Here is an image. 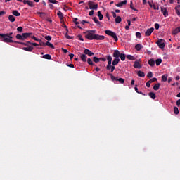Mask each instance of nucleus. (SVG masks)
<instances>
[{
    "label": "nucleus",
    "mask_w": 180,
    "mask_h": 180,
    "mask_svg": "<svg viewBox=\"0 0 180 180\" xmlns=\"http://www.w3.org/2000/svg\"><path fill=\"white\" fill-rule=\"evenodd\" d=\"M12 34H13V32L3 34L1 35V41H4V43H15V41L13 40V37H12Z\"/></svg>",
    "instance_id": "nucleus-1"
},
{
    "label": "nucleus",
    "mask_w": 180,
    "mask_h": 180,
    "mask_svg": "<svg viewBox=\"0 0 180 180\" xmlns=\"http://www.w3.org/2000/svg\"><path fill=\"white\" fill-rule=\"evenodd\" d=\"M96 30H88L87 32H86V35L85 37L86 39H87L88 40H94L95 39V33H96Z\"/></svg>",
    "instance_id": "nucleus-2"
},
{
    "label": "nucleus",
    "mask_w": 180,
    "mask_h": 180,
    "mask_svg": "<svg viewBox=\"0 0 180 180\" xmlns=\"http://www.w3.org/2000/svg\"><path fill=\"white\" fill-rule=\"evenodd\" d=\"M105 34H108V36H110L114 39L115 41H117L119 39L117 38V35H116L115 32H113L112 31H110L109 30H107L105 31Z\"/></svg>",
    "instance_id": "nucleus-3"
},
{
    "label": "nucleus",
    "mask_w": 180,
    "mask_h": 180,
    "mask_svg": "<svg viewBox=\"0 0 180 180\" xmlns=\"http://www.w3.org/2000/svg\"><path fill=\"white\" fill-rule=\"evenodd\" d=\"M88 6L89 9H91L93 11H98V4H95L94 1H89Z\"/></svg>",
    "instance_id": "nucleus-4"
},
{
    "label": "nucleus",
    "mask_w": 180,
    "mask_h": 180,
    "mask_svg": "<svg viewBox=\"0 0 180 180\" xmlns=\"http://www.w3.org/2000/svg\"><path fill=\"white\" fill-rule=\"evenodd\" d=\"M156 44L158 46L159 49H162V50H163V49L165 48V40L163 39H158Z\"/></svg>",
    "instance_id": "nucleus-5"
},
{
    "label": "nucleus",
    "mask_w": 180,
    "mask_h": 180,
    "mask_svg": "<svg viewBox=\"0 0 180 180\" xmlns=\"http://www.w3.org/2000/svg\"><path fill=\"white\" fill-rule=\"evenodd\" d=\"M84 54H86V56H89V57H92V56H95V53H94V52L91 51V50L88 49H85L84 50Z\"/></svg>",
    "instance_id": "nucleus-6"
},
{
    "label": "nucleus",
    "mask_w": 180,
    "mask_h": 180,
    "mask_svg": "<svg viewBox=\"0 0 180 180\" xmlns=\"http://www.w3.org/2000/svg\"><path fill=\"white\" fill-rule=\"evenodd\" d=\"M120 51L116 49L114 50V52L112 53V57H114V58H119L120 57Z\"/></svg>",
    "instance_id": "nucleus-7"
},
{
    "label": "nucleus",
    "mask_w": 180,
    "mask_h": 180,
    "mask_svg": "<svg viewBox=\"0 0 180 180\" xmlns=\"http://www.w3.org/2000/svg\"><path fill=\"white\" fill-rule=\"evenodd\" d=\"M115 65H113L112 64L107 65L106 70H108V71H110V72H113L115 71V70L116 69V67H115Z\"/></svg>",
    "instance_id": "nucleus-8"
},
{
    "label": "nucleus",
    "mask_w": 180,
    "mask_h": 180,
    "mask_svg": "<svg viewBox=\"0 0 180 180\" xmlns=\"http://www.w3.org/2000/svg\"><path fill=\"white\" fill-rule=\"evenodd\" d=\"M140 63H141V60L140 59L139 60L135 61L134 64V67L135 68H139V70H140V68H141V64Z\"/></svg>",
    "instance_id": "nucleus-9"
},
{
    "label": "nucleus",
    "mask_w": 180,
    "mask_h": 180,
    "mask_svg": "<svg viewBox=\"0 0 180 180\" xmlns=\"http://www.w3.org/2000/svg\"><path fill=\"white\" fill-rule=\"evenodd\" d=\"M160 9L162 13H163V16H165V18H167V16H168V11L167 10V8L161 7Z\"/></svg>",
    "instance_id": "nucleus-10"
},
{
    "label": "nucleus",
    "mask_w": 180,
    "mask_h": 180,
    "mask_svg": "<svg viewBox=\"0 0 180 180\" xmlns=\"http://www.w3.org/2000/svg\"><path fill=\"white\" fill-rule=\"evenodd\" d=\"M94 40H105V36L95 34Z\"/></svg>",
    "instance_id": "nucleus-11"
},
{
    "label": "nucleus",
    "mask_w": 180,
    "mask_h": 180,
    "mask_svg": "<svg viewBox=\"0 0 180 180\" xmlns=\"http://www.w3.org/2000/svg\"><path fill=\"white\" fill-rule=\"evenodd\" d=\"M153 32H154V27H150L146 30V32H145V35L151 36V33H153Z\"/></svg>",
    "instance_id": "nucleus-12"
},
{
    "label": "nucleus",
    "mask_w": 180,
    "mask_h": 180,
    "mask_svg": "<svg viewBox=\"0 0 180 180\" xmlns=\"http://www.w3.org/2000/svg\"><path fill=\"white\" fill-rule=\"evenodd\" d=\"M32 34H33L32 32L22 33V40H25V39H28V37H30Z\"/></svg>",
    "instance_id": "nucleus-13"
},
{
    "label": "nucleus",
    "mask_w": 180,
    "mask_h": 180,
    "mask_svg": "<svg viewBox=\"0 0 180 180\" xmlns=\"http://www.w3.org/2000/svg\"><path fill=\"white\" fill-rule=\"evenodd\" d=\"M123 5H127V0H124L123 1L118 3L117 4H116V6H117V8H122Z\"/></svg>",
    "instance_id": "nucleus-14"
},
{
    "label": "nucleus",
    "mask_w": 180,
    "mask_h": 180,
    "mask_svg": "<svg viewBox=\"0 0 180 180\" xmlns=\"http://www.w3.org/2000/svg\"><path fill=\"white\" fill-rule=\"evenodd\" d=\"M120 63V59L119 58H115L113 59L112 65H117Z\"/></svg>",
    "instance_id": "nucleus-15"
},
{
    "label": "nucleus",
    "mask_w": 180,
    "mask_h": 180,
    "mask_svg": "<svg viewBox=\"0 0 180 180\" xmlns=\"http://www.w3.org/2000/svg\"><path fill=\"white\" fill-rule=\"evenodd\" d=\"M148 64H149L150 67H154V65H155V60L153 58H150L148 60Z\"/></svg>",
    "instance_id": "nucleus-16"
},
{
    "label": "nucleus",
    "mask_w": 180,
    "mask_h": 180,
    "mask_svg": "<svg viewBox=\"0 0 180 180\" xmlns=\"http://www.w3.org/2000/svg\"><path fill=\"white\" fill-rule=\"evenodd\" d=\"M106 58L108 61V65H110V64H112V60H113L112 56L110 55H108L106 56Z\"/></svg>",
    "instance_id": "nucleus-17"
},
{
    "label": "nucleus",
    "mask_w": 180,
    "mask_h": 180,
    "mask_svg": "<svg viewBox=\"0 0 180 180\" xmlns=\"http://www.w3.org/2000/svg\"><path fill=\"white\" fill-rule=\"evenodd\" d=\"M80 58L83 63H86V54L83 53L80 55Z\"/></svg>",
    "instance_id": "nucleus-18"
},
{
    "label": "nucleus",
    "mask_w": 180,
    "mask_h": 180,
    "mask_svg": "<svg viewBox=\"0 0 180 180\" xmlns=\"http://www.w3.org/2000/svg\"><path fill=\"white\" fill-rule=\"evenodd\" d=\"M108 75H110V77L112 81H119V77H115L112 74L109 73Z\"/></svg>",
    "instance_id": "nucleus-19"
},
{
    "label": "nucleus",
    "mask_w": 180,
    "mask_h": 180,
    "mask_svg": "<svg viewBox=\"0 0 180 180\" xmlns=\"http://www.w3.org/2000/svg\"><path fill=\"white\" fill-rule=\"evenodd\" d=\"M179 32H180V26L176 27L175 30L172 31V34L176 35Z\"/></svg>",
    "instance_id": "nucleus-20"
},
{
    "label": "nucleus",
    "mask_w": 180,
    "mask_h": 180,
    "mask_svg": "<svg viewBox=\"0 0 180 180\" xmlns=\"http://www.w3.org/2000/svg\"><path fill=\"white\" fill-rule=\"evenodd\" d=\"M33 46H28V47H23L22 50H25V51H33Z\"/></svg>",
    "instance_id": "nucleus-21"
},
{
    "label": "nucleus",
    "mask_w": 180,
    "mask_h": 180,
    "mask_svg": "<svg viewBox=\"0 0 180 180\" xmlns=\"http://www.w3.org/2000/svg\"><path fill=\"white\" fill-rule=\"evenodd\" d=\"M135 49L136 50H137V51H140V50L143 49V45H141V44H138L135 46Z\"/></svg>",
    "instance_id": "nucleus-22"
},
{
    "label": "nucleus",
    "mask_w": 180,
    "mask_h": 180,
    "mask_svg": "<svg viewBox=\"0 0 180 180\" xmlns=\"http://www.w3.org/2000/svg\"><path fill=\"white\" fill-rule=\"evenodd\" d=\"M137 75L138 77H146V74L141 70H139L137 72Z\"/></svg>",
    "instance_id": "nucleus-23"
},
{
    "label": "nucleus",
    "mask_w": 180,
    "mask_h": 180,
    "mask_svg": "<svg viewBox=\"0 0 180 180\" xmlns=\"http://www.w3.org/2000/svg\"><path fill=\"white\" fill-rule=\"evenodd\" d=\"M12 13L14 16H20V13H19V11H18V10H13L12 11Z\"/></svg>",
    "instance_id": "nucleus-24"
},
{
    "label": "nucleus",
    "mask_w": 180,
    "mask_h": 180,
    "mask_svg": "<svg viewBox=\"0 0 180 180\" xmlns=\"http://www.w3.org/2000/svg\"><path fill=\"white\" fill-rule=\"evenodd\" d=\"M37 15H39L40 18H41L42 19H44L46 18V13L37 12Z\"/></svg>",
    "instance_id": "nucleus-25"
},
{
    "label": "nucleus",
    "mask_w": 180,
    "mask_h": 180,
    "mask_svg": "<svg viewBox=\"0 0 180 180\" xmlns=\"http://www.w3.org/2000/svg\"><path fill=\"white\" fill-rule=\"evenodd\" d=\"M97 16L99 18V20H102L103 19V15H102V13L101 11L97 12Z\"/></svg>",
    "instance_id": "nucleus-26"
},
{
    "label": "nucleus",
    "mask_w": 180,
    "mask_h": 180,
    "mask_svg": "<svg viewBox=\"0 0 180 180\" xmlns=\"http://www.w3.org/2000/svg\"><path fill=\"white\" fill-rule=\"evenodd\" d=\"M120 58L121 61H124V60H126V54L121 53L120 55Z\"/></svg>",
    "instance_id": "nucleus-27"
},
{
    "label": "nucleus",
    "mask_w": 180,
    "mask_h": 180,
    "mask_svg": "<svg viewBox=\"0 0 180 180\" xmlns=\"http://www.w3.org/2000/svg\"><path fill=\"white\" fill-rule=\"evenodd\" d=\"M127 58L128 60H131V61H134V60H136V58L134 56H131V55H127Z\"/></svg>",
    "instance_id": "nucleus-28"
},
{
    "label": "nucleus",
    "mask_w": 180,
    "mask_h": 180,
    "mask_svg": "<svg viewBox=\"0 0 180 180\" xmlns=\"http://www.w3.org/2000/svg\"><path fill=\"white\" fill-rule=\"evenodd\" d=\"M45 60H51V56L50 54H46L42 56Z\"/></svg>",
    "instance_id": "nucleus-29"
},
{
    "label": "nucleus",
    "mask_w": 180,
    "mask_h": 180,
    "mask_svg": "<svg viewBox=\"0 0 180 180\" xmlns=\"http://www.w3.org/2000/svg\"><path fill=\"white\" fill-rule=\"evenodd\" d=\"M168 78V75L165 74L162 76V81L163 82H167V79Z\"/></svg>",
    "instance_id": "nucleus-30"
},
{
    "label": "nucleus",
    "mask_w": 180,
    "mask_h": 180,
    "mask_svg": "<svg viewBox=\"0 0 180 180\" xmlns=\"http://www.w3.org/2000/svg\"><path fill=\"white\" fill-rule=\"evenodd\" d=\"M8 20H10V22H15L16 19L15 18V16L10 15H8Z\"/></svg>",
    "instance_id": "nucleus-31"
},
{
    "label": "nucleus",
    "mask_w": 180,
    "mask_h": 180,
    "mask_svg": "<svg viewBox=\"0 0 180 180\" xmlns=\"http://www.w3.org/2000/svg\"><path fill=\"white\" fill-rule=\"evenodd\" d=\"M150 98H151L152 99H155L156 96H155V93L154 92H150L148 94Z\"/></svg>",
    "instance_id": "nucleus-32"
},
{
    "label": "nucleus",
    "mask_w": 180,
    "mask_h": 180,
    "mask_svg": "<svg viewBox=\"0 0 180 180\" xmlns=\"http://www.w3.org/2000/svg\"><path fill=\"white\" fill-rule=\"evenodd\" d=\"M160 85H161V84H160V83H158L157 84H155V85L153 86L154 91H158V89H160Z\"/></svg>",
    "instance_id": "nucleus-33"
},
{
    "label": "nucleus",
    "mask_w": 180,
    "mask_h": 180,
    "mask_svg": "<svg viewBox=\"0 0 180 180\" xmlns=\"http://www.w3.org/2000/svg\"><path fill=\"white\" fill-rule=\"evenodd\" d=\"M161 63H162V60L161 58L156 59L155 64L156 65H160Z\"/></svg>",
    "instance_id": "nucleus-34"
},
{
    "label": "nucleus",
    "mask_w": 180,
    "mask_h": 180,
    "mask_svg": "<svg viewBox=\"0 0 180 180\" xmlns=\"http://www.w3.org/2000/svg\"><path fill=\"white\" fill-rule=\"evenodd\" d=\"M46 46L51 47V49H55L54 45H53V44L50 43L49 41L46 42Z\"/></svg>",
    "instance_id": "nucleus-35"
},
{
    "label": "nucleus",
    "mask_w": 180,
    "mask_h": 180,
    "mask_svg": "<svg viewBox=\"0 0 180 180\" xmlns=\"http://www.w3.org/2000/svg\"><path fill=\"white\" fill-rule=\"evenodd\" d=\"M16 39H18V40H23V35L20 34H18L15 36Z\"/></svg>",
    "instance_id": "nucleus-36"
},
{
    "label": "nucleus",
    "mask_w": 180,
    "mask_h": 180,
    "mask_svg": "<svg viewBox=\"0 0 180 180\" xmlns=\"http://www.w3.org/2000/svg\"><path fill=\"white\" fill-rule=\"evenodd\" d=\"M115 22H116L117 23H120V22H122V17L117 16V17L115 18Z\"/></svg>",
    "instance_id": "nucleus-37"
},
{
    "label": "nucleus",
    "mask_w": 180,
    "mask_h": 180,
    "mask_svg": "<svg viewBox=\"0 0 180 180\" xmlns=\"http://www.w3.org/2000/svg\"><path fill=\"white\" fill-rule=\"evenodd\" d=\"M93 20L97 25H101V22H99V20H98V18H96V17L93 18Z\"/></svg>",
    "instance_id": "nucleus-38"
},
{
    "label": "nucleus",
    "mask_w": 180,
    "mask_h": 180,
    "mask_svg": "<svg viewBox=\"0 0 180 180\" xmlns=\"http://www.w3.org/2000/svg\"><path fill=\"white\" fill-rule=\"evenodd\" d=\"M93 61H94V63H99L100 59H99V58H98V57H96V56H94V57L93 58Z\"/></svg>",
    "instance_id": "nucleus-39"
},
{
    "label": "nucleus",
    "mask_w": 180,
    "mask_h": 180,
    "mask_svg": "<svg viewBox=\"0 0 180 180\" xmlns=\"http://www.w3.org/2000/svg\"><path fill=\"white\" fill-rule=\"evenodd\" d=\"M174 112L175 115H179V110L178 109V107H174Z\"/></svg>",
    "instance_id": "nucleus-40"
},
{
    "label": "nucleus",
    "mask_w": 180,
    "mask_h": 180,
    "mask_svg": "<svg viewBox=\"0 0 180 180\" xmlns=\"http://www.w3.org/2000/svg\"><path fill=\"white\" fill-rule=\"evenodd\" d=\"M27 5H28L29 6H30L31 8H33L34 6V4H33V1H30L28 0Z\"/></svg>",
    "instance_id": "nucleus-41"
},
{
    "label": "nucleus",
    "mask_w": 180,
    "mask_h": 180,
    "mask_svg": "<svg viewBox=\"0 0 180 180\" xmlns=\"http://www.w3.org/2000/svg\"><path fill=\"white\" fill-rule=\"evenodd\" d=\"M14 43H16L17 44H22V46H27V44H26L25 42H20V41H15Z\"/></svg>",
    "instance_id": "nucleus-42"
},
{
    "label": "nucleus",
    "mask_w": 180,
    "mask_h": 180,
    "mask_svg": "<svg viewBox=\"0 0 180 180\" xmlns=\"http://www.w3.org/2000/svg\"><path fill=\"white\" fill-rule=\"evenodd\" d=\"M87 63H88L89 65H94V62L92 61V60L91 58L87 59Z\"/></svg>",
    "instance_id": "nucleus-43"
},
{
    "label": "nucleus",
    "mask_w": 180,
    "mask_h": 180,
    "mask_svg": "<svg viewBox=\"0 0 180 180\" xmlns=\"http://www.w3.org/2000/svg\"><path fill=\"white\" fill-rule=\"evenodd\" d=\"M57 15L59 17V19H63V13L61 11H58Z\"/></svg>",
    "instance_id": "nucleus-44"
},
{
    "label": "nucleus",
    "mask_w": 180,
    "mask_h": 180,
    "mask_svg": "<svg viewBox=\"0 0 180 180\" xmlns=\"http://www.w3.org/2000/svg\"><path fill=\"white\" fill-rule=\"evenodd\" d=\"M39 43V46H43L44 47H46V43L41 41V39L38 40Z\"/></svg>",
    "instance_id": "nucleus-45"
},
{
    "label": "nucleus",
    "mask_w": 180,
    "mask_h": 180,
    "mask_svg": "<svg viewBox=\"0 0 180 180\" xmlns=\"http://www.w3.org/2000/svg\"><path fill=\"white\" fill-rule=\"evenodd\" d=\"M130 8L131 9H132L133 11H137V9H136V8H134V6H133V1H131L130 2Z\"/></svg>",
    "instance_id": "nucleus-46"
},
{
    "label": "nucleus",
    "mask_w": 180,
    "mask_h": 180,
    "mask_svg": "<svg viewBox=\"0 0 180 180\" xmlns=\"http://www.w3.org/2000/svg\"><path fill=\"white\" fill-rule=\"evenodd\" d=\"M65 37H66V39H68V40H70V39H74V37H71V36L68 35V32L65 34Z\"/></svg>",
    "instance_id": "nucleus-47"
},
{
    "label": "nucleus",
    "mask_w": 180,
    "mask_h": 180,
    "mask_svg": "<svg viewBox=\"0 0 180 180\" xmlns=\"http://www.w3.org/2000/svg\"><path fill=\"white\" fill-rule=\"evenodd\" d=\"M136 37H137V39H141V33L140 32H136Z\"/></svg>",
    "instance_id": "nucleus-48"
},
{
    "label": "nucleus",
    "mask_w": 180,
    "mask_h": 180,
    "mask_svg": "<svg viewBox=\"0 0 180 180\" xmlns=\"http://www.w3.org/2000/svg\"><path fill=\"white\" fill-rule=\"evenodd\" d=\"M44 39H46L48 41H50L51 40V36L46 35L45 36Z\"/></svg>",
    "instance_id": "nucleus-49"
},
{
    "label": "nucleus",
    "mask_w": 180,
    "mask_h": 180,
    "mask_svg": "<svg viewBox=\"0 0 180 180\" xmlns=\"http://www.w3.org/2000/svg\"><path fill=\"white\" fill-rule=\"evenodd\" d=\"M50 4H58V1L57 0H48Z\"/></svg>",
    "instance_id": "nucleus-50"
},
{
    "label": "nucleus",
    "mask_w": 180,
    "mask_h": 180,
    "mask_svg": "<svg viewBox=\"0 0 180 180\" xmlns=\"http://www.w3.org/2000/svg\"><path fill=\"white\" fill-rule=\"evenodd\" d=\"M148 78H153V72H149L147 75Z\"/></svg>",
    "instance_id": "nucleus-51"
},
{
    "label": "nucleus",
    "mask_w": 180,
    "mask_h": 180,
    "mask_svg": "<svg viewBox=\"0 0 180 180\" xmlns=\"http://www.w3.org/2000/svg\"><path fill=\"white\" fill-rule=\"evenodd\" d=\"M118 82H120V84H124V79L119 78Z\"/></svg>",
    "instance_id": "nucleus-52"
},
{
    "label": "nucleus",
    "mask_w": 180,
    "mask_h": 180,
    "mask_svg": "<svg viewBox=\"0 0 180 180\" xmlns=\"http://www.w3.org/2000/svg\"><path fill=\"white\" fill-rule=\"evenodd\" d=\"M31 39L35 40V41H39V40H40V39H37L35 36H32Z\"/></svg>",
    "instance_id": "nucleus-53"
},
{
    "label": "nucleus",
    "mask_w": 180,
    "mask_h": 180,
    "mask_svg": "<svg viewBox=\"0 0 180 180\" xmlns=\"http://www.w3.org/2000/svg\"><path fill=\"white\" fill-rule=\"evenodd\" d=\"M149 81L150 82V84L153 82H155V81H157V78L156 77L152 78Z\"/></svg>",
    "instance_id": "nucleus-54"
},
{
    "label": "nucleus",
    "mask_w": 180,
    "mask_h": 180,
    "mask_svg": "<svg viewBox=\"0 0 180 180\" xmlns=\"http://www.w3.org/2000/svg\"><path fill=\"white\" fill-rule=\"evenodd\" d=\"M146 86H147L148 88H150V86H151V82H150V81H148V82H146Z\"/></svg>",
    "instance_id": "nucleus-55"
},
{
    "label": "nucleus",
    "mask_w": 180,
    "mask_h": 180,
    "mask_svg": "<svg viewBox=\"0 0 180 180\" xmlns=\"http://www.w3.org/2000/svg\"><path fill=\"white\" fill-rule=\"evenodd\" d=\"M155 29H156V30H158V29H160V24L155 23Z\"/></svg>",
    "instance_id": "nucleus-56"
},
{
    "label": "nucleus",
    "mask_w": 180,
    "mask_h": 180,
    "mask_svg": "<svg viewBox=\"0 0 180 180\" xmlns=\"http://www.w3.org/2000/svg\"><path fill=\"white\" fill-rule=\"evenodd\" d=\"M17 30H18V32H23V27H18L17 28Z\"/></svg>",
    "instance_id": "nucleus-57"
},
{
    "label": "nucleus",
    "mask_w": 180,
    "mask_h": 180,
    "mask_svg": "<svg viewBox=\"0 0 180 180\" xmlns=\"http://www.w3.org/2000/svg\"><path fill=\"white\" fill-rule=\"evenodd\" d=\"M77 20H78V18H74V20H73L74 23L76 25H79V22H77Z\"/></svg>",
    "instance_id": "nucleus-58"
},
{
    "label": "nucleus",
    "mask_w": 180,
    "mask_h": 180,
    "mask_svg": "<svg viewBox=\"0 0 180 180\" xmlns=\"http://www.w3.org/2000/svg\"><path fill=\"white\" fill-rule=\"evenodd\" d=\"M153 8L155 11H158L160 9V7L158 6H155V5H153Z\"/></svg>",
    "instance_id": "nucleus-59"
},
{
    "label": "nucleus",
    "mask_w": 180,
    "mask_h": 180,
    "mask_svg": "<svg viewBox=\"0 0 180 180\" xmlns=\"http://www.w3.org/2000/svg\"><path fill=\"white\" fill-rule=\"evenodd\" d=\"M77 37H78L79 40L84 41V38L82 37V35H78Z\"/></svg>",
    "instance_id": "nucleus-60"
},
{
    "label": "nucleus",
    "mask_w": 180,
    "mask_h": 180,
    "mask_svg": "<svg viewBox=\"0 0 180 180\" xmlns=\"http://www.w3.org/2000/svg\"><path fill=\"white\" fill-rule=\"evenodd\" d=\"M27 43H30V44H31L32 46H39V44H37V43H32V42H30V41H27Z\"/></svg>",
    "instance_id": "nucleus-61"
},
{
    "label": "nucleus",
    "mask_w": 180,
    "mask_h": 180,
    "mask_svg": "<svg viewBox=\"0 0 180 180\" xmlns=\"http://www.w3.org/2000/svg\"><path fill=\"white\" fill-rule=\"evenodd\" d=\"M89 16H93L94 15V10L90 11L89 13Z\"/></svg>",
    "instance_id": "nucleus-62"
},
{
    "label": "nucleus",
    "mask_w": 180,
    "mask_h": 180,
    "mask_svg": "<svg viewBox=\"0 0 180 180\" xmlns=\"http://www.w3.org/2000/svg\"><path fill=\"white\" fill-rule=\"evenodd\" d=\"M176 105L178 106V108L180 107V99L177 100V101H176Z\"/></svg>",
    "instance_id": "nucleus-63"
},
{
    "label": "nucleus",
    "mask_w": 180,
    "mask_h": 180,
    "mask_svg": "<svg viewBox=\"0 0 180 180\" xmlns=\"http://www.w3.org/2000/svg\"><path fill=\"white\" fill-rule=\"evenodd\" d=\"M100 61H106V58H99Z\"/></svg>",
    "instance_id": "nucleus-64"
}]
</instances>
